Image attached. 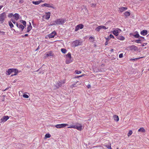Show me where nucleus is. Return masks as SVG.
<instances>
[{
	"label": "nucleus",
	"mask_w": 149,
	"mask_h": 149,
	"mask_svg": "<svg viewBox=\"0 0 149 149\" xmlns=\"http://www.w3.org/2000/svg\"><path fill=\"white\" fill-rule=\"evenodd\" d=\"M66 21L65 19H58L55 21L53 22V24L52 25H56L62 24Z\"/></svg>",
	"instance_id": "obj_1"
},
{
	"label": "nucleus",
	"mask_w": 149,
	"mask_h": 149,
	"mask_svg": "<svg viewBox=\"0 0 149 149\" xmlns=\"http://www.w3.org/2000/svg\"><path fill=\"white\" fill-rule=\"evenodd\" d=\"M6 18V15L5 12H3L0 15V23L2 24Z\"/></svg>",
	"instance_id": "obj_2"
},
{
	"label": "nucleus",
	"mask_w": 149,
	"mask_h": 149,
	"mask_svg": "<svg viewBox=\"0 0 149 149\" xmlns=\"http://www.w3.org/2000/svg\"><path fill=\"white\" fill-rule=\"evenodd\" d=\"M68 125V124H57L55 125V127L57 128H64Z\"/></svg>",
	"instance_id": "obj_3"
},
{
	"label": "nucleus",
	"mask_w": 149,
	"mask_h": 149,
	"mask_svg": "<svg viewBox=\"0 0 149 149\" xmlns=\"http://www.w3.org/2000/svg\"><path fill=\"white\" fill-rule=\"evenodd\" d=\"M77 125H75L74 129H77L79 131H81L82 129V126L81 124L78 123H76Z\"/></svg>",
	"instance_id": "obj_4"
},
{
	"label": "nucleus",
	"mask_w": 149,
	"mask_h": 149,
	"mask_svg": "<svg viewBox=\"0 0 149 149\" xmlns=\"http://www.w3.org/2000/svg\"><path fill=\"white\" fill-rule=\"evenodd\" d=\"M9 118V117L8 116H3L2 118L0 120V122L1 123L2 122L4 123Z\"/></svg>",
	"instance_id": "obj_5"
},
{
	"label": "nucleus",
	"mask_w": 149,
	"mask_h": 149,
	"mask_svg": "<svg viewBox=\"0 0 149 149\" xmlns=\"http://www.w3.org/2000/svg\"><path fill=\"white\" fill-rule=\"evenodd\" d=\"M84 27V25L81 24H80L77 25L75 28V31H77L79 29H81Z\"/></svg>",
	"instance_id": "obj_6"
},
{
	"label": "nucleus",
	"mask_w": 149,
	"mask_h": 149,
	"mask_svg": "<svg viewBox=\"0 0 149 149\" xmlns=\"http://www.w3.org/2000/svg\"><path fill=\"white\" fill-rule=\"evenodd\" d=\"M51 13L50 12H46L45 15L43 16L42 17L45 18L46 19H49Z\"/></svg>",
	"instance_id": "obj_7"
},
{
	"label": "nucleus",
	"mask_w": 149,
	"mask_h": 149,
	"mask_svg": "<svg viewBox=\"0 0 149 149\" xmlns=\"http://www.w3.org/2000/svg\"><path fill=\"white\" fill-rule=\"evenodd\" d=\"M56 34V32L55 31H54L52 33L48 35V37L49 38H54Z\"/></svg>",
	"instance_id": "obj_8"
},
{
	"label": "nucleus",
	"mask_w": 149,
	"mask_h": 149,
	"mask_svg": "<svg viewBox=\"0 0 149 149\" xmlns=\"http://www.w3.org/2000/svg\"><path fill=\"white\" fill-rule=\"evenodd\" d=\"M45 57H47L49 56H54V54L52 51H50L48 52L47 54H45Z\"/></svg>",
	"instance_id": "obj_9"
},
{
	"label": "nucleus",
	"mask_w": 149,
	"mask_h": 149,
	"mask_svg": "<svg viewBox=\"0 0 149 149\" xmlns=\"http://www.w3.org/2000/svg\"><path fill=\"white\" fill-rule=\"evenodd\" d=\"M120 30L119 29H116L115 30L113 31V34L115 35L116 36H118V33L119 32H120Z\"/></svg>",
	"instance_id": "obj_10"
},
{
	"label": "nucleus",
	"mask_w": 149,
	"mask_h": 149,
	"mask_svg": "<svg viewBox=\"0 0 149 149\" xmlns=\"http://www.w3.org/2000/svg\"><path fill=\"white\" fill-rule=\"evenodd\" d=\"M73 44L76 47L81 45V43L79 40H76L73 42Z\"/></svg>",
	"instance_id": "obj_11"
},
{
	"label": "nucleus",
	"mask_w": 149,
	"mask_h": 149,
	"mask_svg": "<svg viewBox=\"0 0 149 149\" xmlns=\"http://www.w3.org/2000/svg\"><path fill=\"white\" fill-rule=\"evenodd\" d=\"M130 48L131 50H134V51L138 49L137 47L134 45L130 46Z\"/></svg>",
	"instance_id": "obj_12"
},
{
	"label": "nucleus",
	"mask_w": 149,
	"mask_h": 149,
	"mask_svg": "<svg viewBox=\"0 0 149 149\" xmlns=\"http://www.w3.org/2000/svg\"><path fill=\"white\" fill-rule=\"evenodd\" d=\"M43 2H44V1L42 0H40L38 1H33L32 3L34 4L38 5L40 4V3Z\"/></svg>",
	"instance_id": "obj_13"
},
{
	"label": "nucleus",
	"mask_w": 149,
	"mask_h": 149,
	"mask_svg": "<svg viewBox=\"0 0 149 149\" xmlns=\"http://www.w3.org/2000/svg\"><path fill=\"white\" fill-rule=\"evenodd\" d=\"M45 6L48 8H52L54 9V8L53 7V5L52 4L45 3Z\"/></svg>",
	"instance_id": "obj_14"
},
{
	"label": "nucleus",
	"mask_w": 149,
	"mask_h": 149,
	"mask_svg": "<svg viewBox=\"0 0 149 149\" xmlns=\"http://www.w3.org/2000/svg\"><path fill=\"white\" fill-rule=\"evenodd\" d=\"M13 17L16 20H17L19 18V15L18 14L16 13L13 15Z\"/></svg>",
	"instance_id": "obj_15"
},
{
	"label": "nucleus",
	"mask_w": 149,
	"mask_h": 149,
	"mask_svg": "<svg viewBox=\"0 0 149 149\" xmlns=\"http://www.w3.org/2000/svg\"><path fill=\"white\" fill-rule=\"evenodd\" d=\"M13 72H14L15 74L13 75H11V76L17 75L18 72V71L17 69H13Z\"/></svg>",
	"instance_id": "obj_16"
},
{
	"label": "nucleus",
	"mask_w": 149,
	"mask_h": 149,
	"mask_svg": "<svg viewBox=\"0 0 149 149\" xmlns=\"http://www.w3.org/2000/svg\"><path fill=\"white\" fill-rule=\"evenodd\" d=\"M29 25L28 26L27 28V31L26 32H29L32 29V26H31V23L29 22Z\"/></svg>",
	"instance_id": "obj_17"
},
{
	"label": "nucleus",
	"mask_w": 149,
	"mask_h": 149,
	"mask_svg": "<svg viewBox=\"0 0 149 149\" xmlns=\"http://www.w3.org/2000/svg\"><path fill=\"white\" fill-rule=\"evenodd\" d=\"M113 118L115 121L117 122L119 120V118L118 116L114 115L113 116Z\"/></svg>",
	"instance_id": "obj_18"
},
{
	"label": "nucleus",
	"mask_w": 149,
	"mask_h": 149,
	"mask_svg": "<svg viewBox=\"0 0 149 149\" xmlns=\"http://www.w3.org/2000/svg\"><path fill=\"white\" fill-rule=\"evenodd\" d=\"M141 34L142 35L145 36L147 34V31L145 30H143L141 32Z\"/></svg>",
	"instance_id": "obj_19"
},
{
	"label": "nucleus",
	"mask_w": 149,
	"mask_h": 149,
	"mask_svg": "<svg viewBox=\"0 0 149 149\" xmlns=\"http://www.w3.org/2000/svg\"><path fill=\"white\" fill-rule=\"evenodd\" d=\"M13 69H8V70L6 72L7 73L6 74L8 75H10L12 72H13Z\"/></svg>",
	"instance_id": "obj_20"
},
{
	"label": "nucleus",
	"mask_w": 149,
	"mask_h": 149,
	"mask_svg": "<svg viewBox=\"0 0 149 149\" xmlns=\"http://www.w3.org/2000/svg\"><path fill=\"white\" fill-rule=\"evenodd\" d=\"M123 14L126 17H127L130 15V13L129 12H126L125 13H124Z\"/></svg>",
	"instance_id": "obj_21"
},
{
	"label": "nucleus",
	"mask_w": 149,
	"mask_h": 149,
	"mask_svg": "<svg viewBox=\"0 0 149 149\" xmlns=\"http://www.w3.org/2000/svg\"><path fill=\"white\" fill-rule=\"evenodd\" d=\"M62 84L60 81H59L57 83V85L55 86L56 88H58L59 87H61L62 86Z\"/></svg>",
	"instance_id": "obj_22"
},
{
	"label": "nucleus",
	"mask_w": 149,
	"mask_h": 149,
	"mask_svg": "<svg viewBox=\"0 0 149 149\" xmlns=\"http://www.w3.org/2000/svg\"><path fill=\"white\" fill-rule=\"evenodd\" d=\"M72 60H71V59H67L66 61V63L67 64H68L71 62H72Z\"/></svg>",
	"instance_id": "obj_23"
},
{
	"label": "nucleus",
	"mask_w": 149,
	"mask_h": 149,
	"mask_svg": "<svg viewBox=\"0 0 149 149\" xmlns=\"http://www.w3.org/2000/svg\"><path fill=\"white\" fill-rule=\"evenodd\" d=\"M66 56L67 57V59H71V54L69 52L66 55Z\"/></svg>",
	"instance_id": "obj_24"
},
{
	"label": "nucleus",
	"mask_w": 149,
	"mask_h": 149,
	"mask_svg": "<svg viewBox=\"0 0 149 149\" xmlns=\"http://www.w3.org/2000/svg\"><path fill=\"white\" fill-rule=\"evenodd\" d=\"M101 29V26H100L96 27L95 29V31L98 32Z\"/></svg>",
	"instance_id": "obj_25"
},
{
	"label": "nucleus",
	"mask_w": 149,
	"mask_h": 149,
	"mask_svg": "<svg viewBox=\"0 0 149 149\" xmlns=\"http://www.w3.org/2000/svg\"><path fill=\"white\" fill-rule=\"evenodd\" d=\"M143 57H139V58H131L130 59V60L131 61H135L136 60H137V59H140V58H143Z\"/></svg>",
	"instance_id": "obj_26"
},
{
	"label": "nucleus",
	"mask_w": 149,
	"mask_h": 149,
	"mask_svg": "<svg viewBox=\"0 0 149 149\" xmlns=\"http://www.w3.org/2000/svg\"><path fill=\"white\" fill-rule=\"evenodd\" d=\"M8 23H9V25L11 28H12L13 27H14L13 25V24H12V22L11 21H9Z\"/></svg>",
	"instance_id": "obj_27"
},
{
	"label": "nucleus",
	"mask_w": 149,
	"mask_h": 149,
	"mask_svg": "<svg viewBox=\"0 0 149 149\" xmlns=\"http://www.w3.org/2000/svg\"><path fill=\"white\" fill-rule=\"evenodd\" d=\"M138 132H145V129L143 127L139 129Z\"/></svg>",
	"instance_id": "obj_28"
},
{
	"label": "nucleus",
	"mask_w": 149,
	"mask_h": 149,
	"mask_svg": "<svg viewBox=\"0 0 149 149\" xmlns=\"http://www.w3.org/2000/svg\"><path fill=\"white\" fill-rule=\"evenodd\" d=\"M61 51L63 53L65 54L67 50L65 49L62 48L61 49Z\"/></svg>",
	"instance_id": "obj_29"
},
{
	"label": "nucleus",
	"mask_w": 149,
	"mask_h": 149,
	"mask_svg": "<svg viewBox=\"0 0 149 149\" xmlns=\"http://www.w3.org/2000/svg\"><path fill=\"white\" fill-rule=\"evenodd\" d=\"M104 146L106 147L108 149H111V144H109L108 145H104Z\"/></svg>",
	"instance_id": "obj_30"
},
{
	"label": "nucleus",
	"mask_w": 149,
	"mask_h": 149,
	"mask_svg": "<svg viewBox=\"0 0 149 149\" xmlns=\"http://www.w3.org/2000/svg\"><path fill=\"white\" fill-rule=\"evenodd\" d=\"M19 28H20L21 29V31H22L24 28V26L22 24H20L19 25Z\"/></svg>",
	"instance_id": "obj_31"
},
{
	"label": "nucleus",
	"mask_w": 149,
	"mask_h": 149,
	"mask_svg": "<svg viewBox=\"0 0 149 149\" xmlns=\"http://www.w3.org/2000/svg\"><path fill=\"white\" fill-rule=\"evenodd\" d=\"M51 135L49 134V133L45 135V137L46 138H50L51 137Z\"/></svg>",
	"instance_id": "obj_32"
},
{
	"label": "nucleus",
	"mask_w": 149,
	"mask_h": 149,
	"mask_svg": "<svg viewBox=\"0 0 149 149\" xmlns=\"http://www.w3.org/2000/svg\"><path fill=\"white\" fill-rule=\"evenodd\" d=\"M20 22L21 23L23 24V25H24L25 26H26V22L25 21L22 20L20 21Z\"/></svg>",
	"instance_id": "obj_33"
},
{
	"label": "nucleus",
	"mask_w": 149,
	"mask_h": 149,
	"mask_svg": "<svg viewBox=\"0 0 149 149\" xmlns=\"http://www.w3.org/2000/svg\"><path fill=\"white\" fill-rule=\"evenodd\" d=\"M127 8L126 7H122V12L123 11H124L126 10H127Z\"/></svg>",
	"instance_id": "obj_34"
},
{
	"label": "nucleus",
	"mask_w": 149,
	"mask_h": 149,
	"mask_svg": "<svg viewBox=\"0 0 149 149\" xmlns=\"http://www.w3.org/2000/svg\"><path fill=\"white\" fill-rule=\"evenodd\" d=\"M132 133V130H130L128 133L127 135L128 136H130Z\"/></svg>",
	"instance_id": "obj_35"
},
{
	"label": "nucleus",
	"mask_w": 149,
	"mask_h": 149,
	"mask_svg": "<svg viewBox=\"0 0 149 149\" xmlns=\"http://www.w3.org/2000/svg\"><path fill=\"white\" fill-rule=\"evenodd\" d=\"M13 15H13V14L12 13H10L8 15V17L10 18L12 17L13 16Z\"/></svg>",
	"instance_id": "obj_36"
},
{
	"label": "nucleus",
	"mask_w": 149,
	"mask_h": 149,
	"mask_svg": "<svg viewBox=\"0 0 149 149\" xmlns=\"http://www.w3.org/2000/svg\"><path fill=\"white\" fill-rule=\"evenodd\" d=\"M97 4L96 3H91V6L92 7H95L96 6Z\"/></svg>",
	"instance_id": "obj_37"
},
{
	"label": "nucleus",
	"mask_w": 149,
	"mask_h": 149,
	"mask_svg": "<svg viewBox=\"0 0 149 149\" xmlns=\"http://www.w3.org/2000/svg\"><path fill=\"white\" fill-rule=\"evenodd\" d=\"M141 41V40L139 39V40H135V42L137 43H141L140 42Z\"/></svg>",
	"instance_id": "obj_38"
},
{
	"label": "nucleus",
	"mask_w": 149,
	"mask_h": 149,
	"mask_svg": "<svg viewBox=\"0 0 149 149\" xmlns=\"http://www.w3.org/2000/svg\"><path fill=\"white\" fill-rule=\"evenodd\" d=\"M23 97L25 98H28L29 97V96L27 94H24L23 95Z\"/></svg>",
	"instance_id": "obj_39"
},
{
	"label": "nucleus",
	"mask_w": 149,
	"mask_h": 149,
	"mask_svg": "<svg viewBox=\"0 0 149 149\" xmlns=\"http://www.w3.org/2000/svg\"><path fill=\"white\" fill-rule=\"evenodd\" d=\"M134 36L136 38H139V37H140V36L138 33L134 35Z\"/></svg>",
	"instance_id": "obj_40"
},
{
	"label": "nucleus",
	"mask_w": 149,
	"mask_h": 149,
	"mask_svg": "<svg viewBox=\"0 0 149 149\" xmlns=\"http://www.w3.org/2000/svg\"><path fill=\"white\" fill-rule=\"evenodd\" d=\"M77 86L75 85V84H73L70 86V87L72 88H73V87H76Z\"/></svg>",
	"instance_id": "obj_41"
},
{
	"label": "nucleus",
	"mask_w": 149,
	"mask_h": 149,
	"mask_svg": "<svg viewBox=\"0 0 149 149\" xmlns=\"http://www.w3.org/2000/svg\"><path fill=\"white\" fill-rule=\"evenodd\" d=\"M62 84H63L65 83V80H63L60 81Z\"/></svg>",
	"instance_id": "obj_42"
},
{
	"label": "nucleus",
	"mask_w": 149,
	"mask_h": 149,
	"mask_svg": "<svg viewBox=\"0 0 149 149\" xmlns=\"http://www.w3.org/2000/svg\"><path fill=\"white\" fill-rule=\"evenodd\" d=\"M75 72L76 74H79L81 73V71H80L77 70V71H75Z\"/></svg>",
	"instance_id": "obj_43"
},
{
	"label": "nucleus",
	"mask_w": 149,
	"mask_h": 149,
	"mask_svg": "<svg viewBox=\"0 0 149 149\" xmlns=\"http://www.w3.org/2000/svg\"><path fill=\"white\" fill-rule=\"evenodd\" d=\"M74 127H75V125H70V126L68 127V128H74Z\"/></svg>",
	"instance_id": "obj_44"
},
{
	"label": "nucleus",
	"mask_w": 149,
	"mask_h": 149,
	"mask_svg": "<svg viewBox=\"0 0 149 149\" xmlns=\"http://www.w3.org/2000/svg\"><path fill=\"white\" fill-rule=\"evenodd\" d=\"M109 38H114V37L112 35L110 34L109 35ZM108 38L109 39V37H108Z\"/></svg>",
	"instance_id": "obj_45"
},
{
	"label": "nucleus",
	"mask_w": 149,
	"mask_h": 149,
	"mask_svg": "<svg viewBox=\"0 0 149 149\" xmlns=\"http://www.w3.org/2000/svg\"><path fill=\"white\" fill-rule=\"evenodd\" d=\"M101 29H107V28H106L105 26H101Z\"/></svg>",
	"instance_id": "obj_46"
},
{
	"label": "nucleus",
	"mask_w": 149,
	"mask_h": 149,
	"mask_svg": "<svg viewBox=\"0 0 149 149\" xmlns=\"http://www.w3.org/2000/svg\"><path fill=\"white\" fill-rule=\"evenodd\" d=\"M140 40H141V41H143V40H144V38L143 37L141 36L140 37Z\"/></svg>",
	"instance_id": "obj_47"
},
{
	"label": "nucleus",
	"mask_w": 149,
	"mask_h": 149,
	"mask_svg": "<svg viewBox=\"0 0 149 149\" xmlns=\"http://www.w3.org/2000/svg\"><path fill=\"white\" fill-rule=\"evenodd\" d=\"M19 2L20 3H22L24 2V0H19Z\"/></svg>",
	"instance_id": "obj_48"
},
{
	"label": "nucleus",
	"mask_w": 149,
	"mask_h": 149,
	"mask_svg": "<svg viewBox=\"0 0 149 149\" xmlns=\"http://www.w3.org/2000/svg\"><path fill=\"white\" fill-rule=\"evenodd\" d=\"M89 39L90 40H94V38L93 37L91 36V37H90V38H89Z\"/></svg>",
	"instance_id": "obj_49"
},
{
	"label": "nucleus",
	"mask_w": 149,
	"mask_h": 149,
	"mask_svg": "<svg viewBox=\"0 0 149 149\" xmlns=\"http://www.w3.org/2000/svg\"><path fill=\"white\" fill-rule=\"evenodd\" d=\"M0 33H1V35H4L5 34V32L3 31H0Z\"/></svg>",
	"instance_id": "obj_50"
},
{
	"label": "nucleus",
	"mask_w": 149,
	"mask_h": 149,
	"mask_svg": "<svg viewBox=\"0 0 149 149\" xmlns=\"http://www.w3.org/2000/svg\"><path fill=\"white\" fill-rule=\"evenodd\" d=\"M147 44V43H143V44H142L141 45H140V46L143 47V46H144L146 45Z\"/></svg>",
	"instance_id": "obj_51"
},
{
	"label": "nucleus",
	"mask_w": 149,
	"mask_h": 149,
	"mask_svg": "<svg viewBox=\"0 0 149 149\" xmlns=\"http://www.w3.org/2000/svg\"><path fill=\"white\" fill-rule=\"evenodd\" d=\"M87 87L88 88H90L91 87V85L90 84H88L87 86Z\"/></svg>",
	"instance_id": "obj_52"
},
{
	"label": "nucleus",
	"mask_w": 149,
	"mask_h": 149,
	"mask_svg": "<svg viewBox=\"0 0 149 149\" xmlns=\"http://www.w3.org/2000/svg\"><path fill=\"white\" fill-rule=\"evenodd\" d=\"M84 75H81V76H77V77L76 78H79V77H83V76Z\"/></svg>",
	"instance_id": "obj_53"
},
{
	"label": "nucleus",
	"mask_w": 149,
	"mask_h": 149,
	"mask_svg": "<svg viewBox=\"0 0 149 149\" xmlns=\"http://www.w3.org/2000/svg\"><path fill=\"white\" fill-rule=\"evenodd\" d=\"M11 21H12V22H13V23H14V24H15V23H16V22H15V20H13V19H11Z\"/></svg>",
	"instance_id": "obj_54"
},
{
	"label": "nucleus",
	"mask_w": 149,
	"mask_h": 149,
	"mask_svg": "<svg viewBox=\"0 0 149 149\" xmlns=\"http://www.w3.org/2000/svg\"><path fill=\"white\" fill-rule=\"evenodd\" d=\"M125 39V38L123 36H122V40H124Z\"/></svg>",
	"instance_id": "obj_55"
},
{
	"label": "nucleus",
	"mask_w": 149,
	"mask_h": 149,
	"mask_svg": "<svg viewBox=\"0 0 149 149\" xmlns=\"http://www.w3.org/2000/svg\"><path fill=\"white\" fill-rule=\"evenodd\" d=\"M45 3H44V4H42L41 5V7H43L44 6H45Z\"/></svg>",
	"instance_id": "obj_56"
},
{
	"label": "nucleus",
	"mask_w": 149,
	"mask_h": 149,
	"mask_svg": "<svg viewBox=\"0 0 149 149\" xmlns=\"http://www.w3.org/2000/svg\"><path fill=\"white\" fill-rule=\"evenodd\" d=\"M3 6L2 5H1L0 6V10L1 9V8L3 7Z\"/></svg>",
	"instance_id": "obj_57"
},
{
	"label": "nucleus",
	"mask_w": 149,
	"mask_h": 149,
	"mask_svg": "<svg viewBox=\"0 0 149 149\" xmlns=\"http://www.w3.org/2000/svg\"><path fill=\"white\" fill-rule=\"evenodd\" d=\"M16 26H17V27H19V24H18L17 23H16Z\"/></svg>",
	"instance_id": "obj_58"
},
{
	"label": "nucleus",
	"mask_w": 149,
	"mask_h": 149,
	"mask_svg": "<svg viewBox=\"0 0 149 149\" xmlns=\"http://www.w3.org/2000/svg\"><path fill=\"white\" fill-rule=\"evenodd\" d=\"M28 35L27 34H26L24 35V36H28Z\"/></svg>",
	"instance_id": "obj_59"
},
{
	"label": "nucleus",
	"mask_w": 149,
	"mask_h": 149,
	"mask_svg": "<svg viewBox=\"0 0 149 149\" xmlns=\"http://www.w3.org/2000/svg\"><path fill=\"white\" fill-rule=\"evenodd\" d=\"M119 57L120 58H121V54H120L119 55Z\"/></svg>",
	"instance_id": "obj_60"
},
{
	"label": "nucleus",
	"mask_w": 149,
	"mask_h": 149,
	"mask_svg": "<svg viewBox=\"0 0 149 149\" xmlns=\"http://www.w3.org/2000/svg\"><path fill=\"white\" fill-rule=\"evenodd\" d=\"M108 44V43L107 42H106L105 43V45H107Z\"/></svg>",
	"instance_id": "obj_61"
},
{
	"label": "nucleus",
	"mask_w": 149,
	"mask_h": 149,
	"mask_svg": "<svg viewBox=\"0 0 149 149\" xmlns=\"http://www.w3.org/2000/svg\"><path fill=\"white\" fill-rule=\"evenodd\" d=\"M113 49H111V52H113Z\"/></svg>",
	"instance_id": "obj_62"
},
{
	"label": "nucleus",
	"mask_w": 149,
	"mask_h": 149,
	"mask_svg": "<svg viewBox=\"0 0 149 149\" xmlns=\"http://www.w3.org/2000/svg\"><path fill=\"white\" fill-rule=\"evenodd\" d=\"M7 89H8V88H6L4 90V91H6V90H7Z\"/></svg>",
	"instance_id": "obj_63"
},
{
	"label": "nucleus",
	"mask_w": 149,
	"mask_h": 149,
	"mask_svg": "<svg viewBox=\"0 0 149 149\" xmlns=\"http://www.w3.org/2000/svg\"><path fill=\"white\" fill-rule=\"evenodd\" d=\"M104 65L103 64H102L101 65V66H104Z\"/></svg>",
	"instance_id": "obj_64"
}]
</instances>
